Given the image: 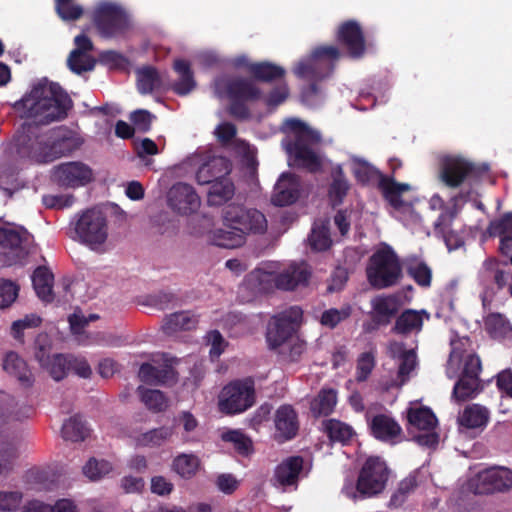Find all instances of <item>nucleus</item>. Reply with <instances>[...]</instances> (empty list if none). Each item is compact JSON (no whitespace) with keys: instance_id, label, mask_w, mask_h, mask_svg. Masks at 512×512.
Masks as SVG:
<instances>
[{"instance_id":"1","label":"nucleus","mask_w":512,"mask_h":512,"mask_svg":"<svg viewBox=\"0 0 512 512\" xmlns=\"http://www.w3.org/2000/svg\"><path fill=\"white\" fill-rule=\"evenodd\" d=\"M72 107L73 102L67 92L58 83L46 79L39 81L15 103L23 117L41 125L64 120Z\"/></svg>"},{"instance_id":"2","label":"nucleus","mask_w":512,"mask_h":512,"mask_svg":"<svg viewBox=\"0 0 512 512\" xmlns=\"http://www.w3.org/2000/svg\"><path fill=\"white\" fill-rule=\"evenodd\" d=\"M281 131L285 134L281 145L292 161L290 166L302 168L311 173L319 172L322 161L313 148L322 141L320 132L298 118L286 119Z\"/></svg>"},{"instance_id":"3","label":"nucleus","mask_w":512,"mask_h":512,"mask_svg":"<svg viewBox=\"0 0 512 512\" xmlns=\"http://www.w3.org/2000/svg\"><path fill=\"white\" fill-rule=\"evenodd\" d=\"M15 142L19 154L43 163L69 155L80 146L79 139L65 126L51 129L42 135L22 133L16 137Z\"/></svg>"},{"instance_id":"4","label":"nucleus","mask_w":512,"mask_h":512,"mask_svg":"<svg viewBox=\"0 0 512 512\" xmlns=\"http://www.w3.org/2000/svg\"><path fill=\"white\" fill-rule=\"evenodd\" d=\"M214 92L217 97L226 96L230 100L228 113L238 120L250 117L246 102H254L261 98L260 88L250 79L237 77L233 79L219 78L214 82Z\"/></svg>"},{"instance_id":"5","label":"nucleus","mask_w":512,"mask_h":512,"mask_svg":"<svg viewBox=\"0 0 512 512\" xmlns=\"http://www.w3.org/2000/svg\"><path fill=\"white\" fill-rule=\"evenodd\" d=\"M341 53L336 46L323 45L316 47L311 56L300 61L294 68V74L310 82L309 89L312 94L318 92L317 83L329 77L334 68L335 62L340 58Z\"/></svg>"},{"instance_id":"6","label":"nucleus","mask_w":512,"mask_h":512,"mask_svg":"<svg viewBox=\"0 0 512 512\" xmlns=\"http://www.w3.org/2000/svg\"><path fill=\"white\" fill-rule=\"evenodd\" d=\"M352 172L355 179L362 185H370L377 182L378 189L381 191L384 199L394 209L400 210L406 205L402 199V194L411 190V186L408 183L395 181L393 176L384 175L365 161L356 162Z\"/></svg>"},{"instance_id":"7","label":"nucleus","mask_w":512,"mask_h":512,"mask_svg":"<svg viewBox=\"0 0 512 512\" xmlns=\"http://www.w3.org/2000/svg\"><path fill=\"white\" fill-rule=\"evenodd\" d=\"M368 282L375 289L396 285L402 278V266L396 252L388 245L375 251L366 268Z\"/></svg>"},{"instance_id":"8","label":"nucleus","mask_w":512,"mask_h":512,"mask_svg":"<svg viewBox=\"0 0 512 512\" xmlns=\"http://www.w3.org/2000/svg\"><path fill=\"white\" fill-rule=\"evenodd\" d=\"M390 470L380 456H370L364 462L356 483L361 498H369L382 493L386 487Z\"/></svg>"},{"instance_id":"9","label":"nucleus","mask_w":512,"mask_h":512,"mask_svg":"<svg viewBox=\"0 0 512 512\" xmlns=\"http://www.w3.org/2000/svg\"><path fill=\"white\" fill-rule=\"evenodd\" d=\"M80 242L96 249L105 243L108 237V226L105 214L91 208L82 212L74 227Z\"/></svg>"},{"instance_id":"10","label":"nucleus","mask_w":512,"mask_h":512,"mask_svg":"<svg viewBox=\"0 0 512 512\" xmlns=\"http://www.w3.org/2000/svg\"><path fill=\"white\" fill-rule=\"evenodd\" d=\"M224 226L236 229L243 235L264 233L267 229L265 215L257 209H247L243 205L229 204L223 209Z\"/></svg>"},{"instance_id":"11","label":"nucleus","mask_w":512,"mask_h":512,"mask_svg":"<svg viewBox=\"0 0 512 512\" xmlns=\"http://www.w3.org/2000/svg\"><path fill=\"white\" fill-rule=\"evenodd\" d=\"M254 402V381L246 378L230 382L223 388L219 406L226 414H238L252 407Z\"/></svg>"},{"instance_id":"12","label":"nucleus","mask_w":512,"mask_h":512,"mask_svg":"<svg viewBox=\"0 0 512 512\" xmlns=\"http://www.w3.org/2000/svg\"><path fill=\"white\" fill-rule=\"evenodd\" d=\"M489 170L488 165H477L460 157H447L441 163L440 179L449 188H457L466 180H478Z\"/></svg>"},{"instance_id":"13","label":"nucleus","mask_w":512,"mask_h":512,"mask_svg":"<svg viewBox=\"0 0 512 512\" xmlns=\"http://www.w3.org/2000/svg\"><path fill=\"white\" fill-rule=\"evenodd\" d=\"M93 23L99 34L111 38L123 33L128 27L124 10L112 3H102L93 12Z\"/></svg>"},{"instance_id":"14","label":"nucleus","mask_w":512,"mask_h":512,"mask_svg":"<svg viewBox=\"0 0 512 512\" xmlns=\"http://www.w3.org/2000/svg\"><path fill=\"white\" fill-rule=\"evenodd\" d=\"M512 489V470L504 466L486 468L476 475L475 493H504Z\"/></svg>"},{"instance_id":"15","label":"nucleus","mask_w":512,"mask_h":512,"mask_svg":"<svg viewBox=\"0 0 512 512\" xmlns=\"http://www.w3.org/2000/svg\"><path fill=\"white\" fill-rule=\"evenodd\" d=\"M336 40L346 50L350 58L360 59L364 56L366 51L365 36L357 21L347 20L341 23L336 33Z\"/></svg>"},{"instance_id":"16","label":"nucleus","mask_w":512,"mask_h":512,"mask_svg":"<svg viewBox=\"0 0 512 512\" xmlns=\"http://www.w3.org/2000/svg\"><path fill=\"white\" fill-rule=\"evenodd\" d=\"M54 181L66 188L85 186L92 181V169L82 162H66L56 166L53 170Z\"/></svg>"},{"instance_id":"17","label":"nucleus","mask_w":512,"mask_h":512,"mask_svg":"<svg viewBox=\"0 0 512 512\" xmlns=\"http://www.w3.org/2000/svg\"><path fill=\"white\" fill-rule=\"evenodd\" d=\"M167 201L169 207L181 215H190L196 212L201 204L194 187L183 182H178L169 189Z\"/></svg>"},{"instance_id":"18","label":"nucleus","mask_w":512,"mask_h":512,"mask_svg":"<svg viewBox=\"0 0 512 512\" xmlns=\"http://www.w3.org/2000/svg\"><path fill=\"white\" fill-rule=\"evenodd\" d=\"M369 433L376 440L396 445L401 442L403 430L400 424L390 415L380 413L367 417Z\"/></svg>"},{"instance_id":"19","label":"nucleus","mask_w":512,"mask_h":512,"mask_svg":"<svg viewBox=\"0 0 512 512\" xmlns=\"http://www.w3.org/2000/svg\"><path fill=\"white\" fill-rule=\"evenodd\" d=\"M275 433L274 439L278 443L293 440L299 432L298 414L293 406L281 405L274 415Z\"/></svg>"},{"instance_id":"20","label":"nucleus","mask_w":512,"mask_h":512,"mask_svg":"<svg viewBox=\"0 0 512 512\" xmlns=\"http://www.w3.org/2000/svg\"><path fill=\"white\" fill-rule=\"evenodd\" d=\"M300 192V177L295 174L284 173L275 185L272 203L280 207L291 205L299 199Z\"/></svg>"},{"instance_id":"21","label":"nucleus","mask_w":512,"mask_h":512,"mask_svg":"<svg viewBox=\"0 0 512 512\" xmlns=\"http://www.w3.org/2000/svg\"><path fill=\"white\" fill-rule=\"evenodd\" d=\"M231 172V162L226 157L213 156L203 163L196 172V181L206 185L220 181Z\"/></svg>"},{"instance_id":"22","label":"nucleus","mask_w":512,"mask_h":512,"mask_svg":"<svg viewBox=\"0 0 512 512\" xmlns=\"http://www.w3.org/2000/svg\"><path fill=\"white\" fill-rule=\"evenodd\" d=\"M424 318L427 320L430 318L426 310L405 309L396 318L392 331L403 336L419 333L422 330Z\"/></svg>"},{"instance_id":"23","label":"nucleus","mask_w":512,"mask_h":512,"mask_svg":"<svg viewBox=\"0 0 512 512\" xmlns=\"http://www.w3.org/2000/svg\"><path fill=\"white\" fill-rule=\"evenodd\" d=\"M34 414V409L29 405H19L15 398L4 392L0 393V420L10 423L23 421Z\"/></svg>"},{"instance_id":"24","label":"nucleus","mask_w":512,"mask_h":512,"mask_svg":"<svg viewBox=\"0 0 512 512\" xmlns=\"http://www.w3.org/2000/svg\"><path fill=\"white\" fill-rule=\"evenodd\" d=\"M371 318L377 326H386L398 313V300L394 296H377L371 301Z\"/></svg>"},{"instance_id":"25","label":"nucleus","mask_w":512,"mask_h":512,"mask_svg":"<svg viewBox=\"0 0 512 512\" xmlns=\"http://www.w3.org/2000/svg\"><path fill=\"white\" fill-rule=\"evenodd\" d=\"M278 290L293 291L301 285H306L310 272L296 263L290 264L286 269L277 272Z\"/></svg>"},{"instance_id":"26","label":"nucleus","mask_w":512,"mask_h":512,"mask_svg":"<svg viewBox=\"0 0 512 512\" xmlns=\"http://www.w3.org/2000/svg\"><path fill=\"white\" fill-rule=\"evenodd\" d=\"M3 369L15 377L23 387H31L34 379L27 363L16 353L10 351L3 359Z\"/></svg>"},{"instance_id":"27","label":"nucleus","mask_w":512,"mask_h":512,"mask_svg":"<svg viewBox=\"0 0 512 512\" xmlns=\"http://www.w3.org/2000/svg\"><path fill=\"white\" fill-rule=\"evenodd\" d=\"M489 420L488 408L477 403L467 405L458 416L459 425L467 429H484Z\"/></svg>"},{"instance_id":"28","label":"nucleus","mask_w":512,"mask_h":512,"mask_svg":"<svg viewBox=\"0 0 512 512\" xmlns=\"http://www.w3.org/2000/svg\"><path fill=\"white\" fill-rule=\"evenodd\" d=\"M302 469L303 458L301 456H291L276 467L274 478L283 487L291 486L297 483Z\"/></svg>"},{"instance_id":"29","label":"nucleus","mask_w":512,"mask_h":512,"mask_svg":"<svg viewBox=\"0 0 512 512\" xmlns=\"http://www.w3.org/2000/svg\"><path fill=\"white\" fill-rule=\"evenodd\" d=\"M274 265L269 264L263 268L256 269L248 279V285L258 293H270L278 290L277 275L273 269Z\"/></svg>"},{"instance_id":"30","label":"nucleus","mask_w":512,"mask_h":512,"mask_svg":"<svg viewBox=\"0 0 512 512\" xmlns=\"http://www.w3.org/2000/svg\"><path fill=\"white\" fill-rule=\"evenodd\" d=\"M173 68L179 75V79L172 84V91L179 96L188 95L196 87L190 62L185 59H176Z\"/></svg>"},{"instance_id":"31","label":"nucleus","mask_w":512,"mask_h":512,"mask_svg":"<svg viewBox=\"0 0 512 512\" xmlns=\"http://www.w3.org/2000/svg\"><path fill=\"white\" fill-rule=\"evenodd\" d=\"M30 234L24 229H7L0 227V247L14 252L17 256L24 253Z\"/></svg>"},{"instance_id":"32","label":"nucleus","mask_w":512,"mask_h":512,"mask_svg":"<svg viewBox=\"0 0 512 512\" xmlns=\"http://www.w3.org/2000/svg\"><path fill=\"white\" fill-rule=\"evenodd\" d=\"M294 332V325H291L289 320L275 317L267 329L266 339L269 347L271 349L280 347Z\"/></svg>"},{"instance_id":"33","label":"nucleus","mask_w":512,"mask_h":512,"mask_svg":"<svg viewBox=\"0 0 512 512\" xmlns=\"http://www.w3.org/2000/svg\"><path fill=\"white\" fill-rule=\"evenodd\" d=\"M54 276L45 266H39L32 275V283L37 296L44 302L50 303L54 300L53 295Z\"/></svg>"},{"instance_id":"34","label":"nucleus","mask_w":512,"mask_h":512,"mask_svg":"<svg viewBox=\"0 0 512 512\" xmlns=\"http://www.w3.org/2000/svg\"><path fill=\"white\" fill-rule=\"evenodd\" d=\"M323 431L331 442L347 445L351 442L356 432L352 426L338 419H327L323 423Z\"/></svg>"},{"instance_id":"35","label":"nucleus","mask_w":512,"mask_h":512,"mask_svg":"<svg viewBox=\"0 0 512 512\" xmlns=\"http://www.w3.org/2000/svg\"><path fill=\"white\" fill-rule=\"evenodd\" d=\"M482 390L480 377L460 375L453 387L452 399L458 403L465 402L475 398Z\"/></svg>"},{"instance_id":"36","label":"nucleus","mask_w":512,"mask_h":512,"mask_svg":"<svg viewBox=\"0 0 512 512\" xmlns=\"http://www.w3.org/2000/svg\"><path fill=\"white\" fill-rule=\"evenodd\" d=\"M74 44L75 49L70 52L67 59L69 69L78 75L83 72L91 71V64H88L87 67H80L76 65V60L81 56V54H86L94 49L93 42L85 33H81L74 38Z\"/></svg>"},{"instance_id":"37","label":"nucleus","mask_w":512,"mask_h":512,"mask_svg":"<svg viewBox=\"0 0 512 512\" xmlns=\"http://www.w3.org/2000/svg\"><path fill=\"white\" fill-rule=\"evenodd\" d=\"M198 319L189 311L175 312L166 317L162 329L165 334L172 335L178 331H188L196 327Z\"/></svg>"},{"instance_id":"38","label":"nucleus","mask_w":512,"mask_h":512,"mask_svg":"<svg viewBox=\"0 0 512 512\" xmlns=\"http://www.w3.org/2000/svg\"><path fill=\"white\" fill-rule=\"evenodd\" d=\"M247 69L255 80L266 83L281 79L286 73L283 67L268 61L250 63Z\"/></svg>"},{"instance_id":"39","label":"nucleus","mask_w":512,"mask_h":512,"mask_svg":"<svg viewBox=\"0 0 512 512\" xmlns=\"http://www.w3.org/2000/svg\"><path fill=\"white\" fill-rule=\"evenodd\" d=\"M200 459L195 454L181 453L172 461V470L183 479L193 478L200 469Z\"/></svg>"},{"instance_id":"40","label":"nucleus","mask_w":512,"mask_h":512,"mask_svg":"<svg viewBox=\"0 0 512 512\" xmlns=\"http://www.w3.org/2000/svg\"><path fill=\"white\" fill-rule=\"evenodd\" d=\"M234 192L233 182L228 177H225L210 186L207 202L210 206H221L234 196Z\"/></svg>"},{"instance_id":"41","label":"nucleus","mask_w":512,"mask_h":512,"mask_svg":"<svg viewBox=\"0 0 512 512\" xmlns=\"http://www.w3.org/2000/svg\"><path fill=\"white\" fill-rule=\"evenodd\" d=\"M246 236L243 235L236 229L221 228L216 229L211 234V242L213 245L226 248L234 249L244 244Z\"/></svg>"},{"instance_id":"42","label":"nucleus","mask_w":512,"mask_h":512,"mask_svg":"<svg viewBox=\"0 0 512 512\" xmlns=\"http://www.w3.org/2000/svg\"><path fill=\"white\" fill-rule=\"evenodd\" d=\"M349 188L343 169L338 166L332 171V182L328 189V196L334 207L342 204Z\"/></svg>"},{"instance_id":"43","label":"nucleus","mask_w":512,"mask_h":512,"mask_svg":"<svg viewBox=\"0 0 512 512\" xmlns=\"http://www.w3.org/2000/svg\"><path fill=\"white\" fill-rule=\"evenodd\" d=\"M407 419L410 425L422 431L434 430L437 424L436 416L427 407L410 408Z\"/></svg>"},{"instance_id":"44","label":"nucleus","mask_w":512,"mask_h":512,"mask_svg":"<svg viewBox=\"0 0 512 512\" xmlns=\"http://www.w3.org/2000/svg\"><path fill=\"white\" fill-rule=\"evenodd\" d=\"M337 403L336 390L322 389L311 404V411L315 416L330 415Z\"/></svg>"},{"instance_id":"45","label":"nucleus","mask_w":512,"mask_h":512,"mask_svg":"<svg viewBox=\"0 0 512 512\" xmlns=\"http://www.w3.org/2000/svg\"><path fill=\"white\" fill-rule=\"evenodd\" d=\"M61 433L64 440L81 442L87 438L89 430L81 417L74 415L63 423Z\"/></svg>"},{"instance_id":"46","label":"nucleus","mask_w":512,"mask_h":512,"mask_svg":"<svg viewBox=\"0 0 512 512\" xmlns=\"http://www.w3.org/2000/svg\"><path fill=\"white\" fill-rule=\"evenodd\" d=\"M160 75L152 66L143 67L137 72V88L141 94H149L160 84Z\"/></svg>"},{"instance_id":"47","label":"nucleus","mask_w":512,"mask_h":512,"mask_svg":"<svg viewBox=\"0 0 512 512\" xmlns=\"http://www.w3.org/2000/svg\"><path fill=\"white\" fill-rule=\"evenodd\" d=\"M417 478L409 475L400 481L397 490L392 494L389 506L393 508L401 507L407 500L408 496L417 488Z\"/></svg>"},{"instance_id":"48","label":"nucleus","mask_w":512,"mask_h":512,"mask_svg":"<svg viewBox=\"0 0 512 512\" xmlns=\"http://www.w3.org/2000/svg\"><path fill=\"white\" fill-rule=\"evenodd\" d=\"M173 434L172 427H160L152 429L148 432L142 433L137 438L138 445L145 447H157L161 446L164 442H166Z\"/></svg>"},{"instance_id":"49","label":"nucleus","mask_w":512,"mask_h":512,"mask_svg":"<svg viewBox=\"0 0 512 512\" xmlns=\"http://www.w3.org/2000/svg\"><path fill=\"white\" fill-rule=\"evenodd\" d=\"M54 6L58 17L65 22L77 21L84 14L83 7L73 0H54Z\"/></svg>"},{"instance_id":"50","label":"nucleus","mask_w":512,"mask_h":512,"mask_svg":"<svg viewBox=\"0 0 512 512\" xmlns=\"http://www.w3.org/2000/svg\"><path fill=\"white\" fill-rule=\"evenodd\" d=\"M222 440L233 443L234 449L242 456H248L253 452L251 439L239 430H230L223 433Z\"/></svg>"},{"instance_id":"51","label":"nucleus","mask_w":512,"mask_h":512,"mask_svg":"<svg viewBox=\"0 0 512 512\" xmlns=\"http://www.w3.org/2000/svg\"><path fill=\"white\" fill-rule=\"evenodd\" d=\"M407 274L415 281V283L423 288L431 286L432 270L423 261H415L407 267Z\"/></svg>"},{"instance_id":"52","label":"nucleus","mask_w":512,"mask_h":512,"mask_svg":"<svg viewBox=\"0 0 512 512\" xmlns=\"http://www.w3.org/2000/svg\"><path fill=\"white\" fill-rule=\"evenodd\" d=\"M309 244L315 251H326L332 245L328 225L322 224L312 228L309 236Z\"/></svg>"},{"instance_id":"53","label":"nucleus","mask_w":512,"mask_h":512,"mask_svg":"<svg viewBox=\"0 0 512 512\" xmlns=\"http://www.w3.org/2000/svg\"><path fill=\"white\" fill-rule=\"evenodd\" d=\"M70 366L69 358L63 354H55L50 358L49 362L43 366V368L49 372L50 376L54 380L61 381L67 376Z\"/></svg>"},{"instance_id":"54","label":"nucleus","mask_w":512,"mask_h":512,"mask_svg":"<svg viewBox=\"0 0 512 512\" xmlns=\"http://www.w3.org/2000/svg\"><path fill=\"white\" fill-rule=\"evenodd\" d=\"M351 313L352 308L349 305H346L341 309L330 308L322 313L320 323L324 327L334 329L339 323L348 319Z\"/></svg>"},{"instance_id":"55","label":"nucleus","mask_w":512,"mask_h":512,"mask_svg":"<svg viewBox=\"0 0 512 512\" xmlns=\"http://www.w3.org/2000/svg\"><path fill=\"white\" fill-rule=\"evenodd\" d=\"M471 341L468 337H455L451 340L450 346L451 351L449 354L448 365L459 366L462 360L467 356L468 348L470 347Z\"/></svg>"},{"instance_id":"56","label":"nucleus","mask_w":512,"mask_h":512,"mask_svg":"<svg viewBox=\"0 0 512 512\" xmlns=\"http://www.w3.org/2000/svg\"><path fill=\"white\" fill-rule=\"evenodd\" d=\"M112 471V464L107 460L90 458L83 467V473L91 480H99Z\"/></svg>"},{"instance_id":"57","label":"nucleus","mask_w":512,"mask_h":512,"mask_svg":"<svg viewBox=\"0 0 512 512\" xmlns=\"http://www.w3.org/2000/svg\"><path fill=\"white\" fill-rule=\"evenodd\" d=\"M375 354L372 351L363 352L359 355L356 364V381L365 382L375 367Z\"/></svg>"},{"instance_id":"58","label":"nucleus","mask_w":512,"mask_h":512,"mask_svg":"<svg viewBox=\"0 0 512 512\" xmlns=\"http://www.w3.org/2000/svg\"><path fill=\"white\" fill-rule=\"evenodd\" d=\"M139 392L141 395V401L148 409L155 412H161L166 408V399L161 391L139 388Z\"/></svg>"},{"instance_id":"59","label":"nucleus","mask_w":512,"mask_h":512,"mask_svg":"<svg viewBox=\"0 0 512 512\" xmlns=\"http://www.w3.org/2000/svg\"><path fill=\"white\" fill-rule=\"evenodd\" d=\"M485 328L493 338H497L507 334L509 325L503 315L491 313L485 319Z\"/></svg>"},{"instance_id":"60","label":"nucleus","mask_w":512,"mask_h":512,"mask_svg":"<svg viewBox=\"0 0 512 512\" xmlns=\"http://www.w3.org/2000/svg\"><path fill=\"white\" fill-rule=\"evenodd\" d=\"M487 233L491 237L512 235V211L504 213L500 218L490 221Z\"/></svg>"},{"instance_id":"61","label":"nucleus","mask_w":512,"mask_h":512,"mask_svg":"<svg viewBox=\"0 0 512 512\" xmlns=\"http://www.w3.org/2000/svg\"><path fill=\"white\" fill-rule=\"evenodd\" d=\"M41 322L42 319L36 314L26 315L23 319L13 322L11 326V334L15 339L21 340L25 329L38 327Z\"/></svg>"},{"instance_id":"62","label":"nucleus","mask_w":512,"mask_h":512,"mask_svg":"<svg viewBox=\"0 0 512 512\" xmlns=\"http://www.w3.org/2000/svg\"><path fill=\"white\" fill-rule=\"evenodd\" d=\"M19 287L10 280L0 279V308L9 307L17 298Z\"/></svg>"},{"instance_id":"63","label":"nucleus","mask_w":512,"mask_h":512,"mask_svg":"<svg viewBox=\"0 0 512 512\" xmlns=\"http://www.w3.org/2000/svg\"><path fill=\"white\" fill-rule=\"evenodd\" d=\"M100 64L107 66L109 69H123L127 64V59L119 52L114 50L102 51L98 55Z\"/></svg>"},{"instance_id":"64","label":"nucleus","mask_w":512,"mask_h":512,"mask_svg":"<svg viewBox=\"0 0 512 512\" xmlns=\"http://www.w3.org/2000/svg\"><path fill=\"white\" fill-rule=\"evenodd\" d=\"M498 391L508 398H512V369L506 368L495 376Z\"/></svg>"}]
</instances>
